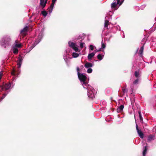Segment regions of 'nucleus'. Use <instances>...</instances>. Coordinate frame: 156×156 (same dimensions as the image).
<instances>
[{"instance_id":"1","label":"nucleus","mask_w":156,"mask_h":156,"mask_svg":"<svg viewBox=\"0 0 156 156\" xmlns=\"http://www.w3.org/2000/svg\"><path fill=\"white\" fill-rule=\"evenodd\" d=\"M11 41V38L9 37L6 36L3 37L1 40V45L5 48L6 47L10 45Z\"/></svg>"},{"instance_id":"2","label":"nucleus","mask_w":156,"mask_h":156,"mask_svg":"<svg viewBox=\"0 0 156 156\" xmlns=\"http://www.w3.org/2000/svg\"><path fill=\"white\" fill-rule=\"evenodd\" d=\"M78 76L79 80L81 82H83V83H85V81L87 79V77L85 75L83 74H81L80 73H79Z\"/></svg>"},{"instance_id":"3","label":"nucleus","mask_w":156,"mask_h":156,"mask_svg":"<svg viewBox=\"0 0 156 156\" xmlns=\"http://www.w3.org/2000/svg\"><path fill=\"white\" fill-rule=\"evenodd\" d=\"M11 84L10 82L9 83H5V85L3 86L0 85V88H1V90L0 91H2L5 89V91L8 90L11 87Z\"/></svg>"},{"instance_id":"4","label":"nucleus","mask_w":156,"mask_h":156,"mask_svg":"<svg viewBox=\"0 0 156 156\" xmlns=\"http://www.w3.org/2000/svg\"><path fill=\"white\" fill-rule=\"evenodd\" d=\"M69 46L72 48L75 51H77L79 50L78 48L75 46V44L73 42H69Z\"/></svg>"},{"instance_id":"5","label":"nucleus","mask_w":156,"mask_h":156,"mask_svg":"<svg viewBox=\"0 0 156 156\" xmlns=\"http://www.w3.org/2000/svg\"><path fill=\"white\" fill-rule=\"evenodd\" d=\"M28 30L27 26L25 27L23 29L21 30L20 33L23 36H25L27 35V32Z\"/></svg>"},{"instance_id":"6","label":"nucleus","mask_w":156,"mask_h":156,"mask_svg":"<svg viewBox=\"0 0 156 156\" xmlns=\"http://www.w3.org/2000/svg\"><path fill=\"white\" fill-rule=\"evenodd\" d=\"M48 0H40V6L43 9L45 7L47 3Z\"/></svg>"},{"instance_id":"7","label":"nucleus","mask_w":156,"mask_h":156,"mask_svg":"<svg viewBox=\"0 0 156 156\" xmlns=\"http://www.w3.org/2000/svg\"><path fill=\"white\" fill-rule=\"evenodd\" d=\"M120 0H117V3H116L115 2L112 3L111 5V8H116L117 5L119 4Z\"/></svg>"},{"instance_id":"8","label":"nucleus","mask_w":156,"mask_h":156,"mask_svg":"<svg viewBox=\"0 0 156 156\" xmlns=\"http://www.w3.org/2000/svg\"><path fill=\"white\" fill-rule=\"evenodd\" d=\"M137 132L138 133V134L139 135V136L141 138H143L144 137V134L140 130V129H138Z\"/></svg>"},{"instance_id":"9","label":"nucleus","mask_w":156,"mask_h":156,"mask_svg":"<svg viewBox=\"0 0 156 156\" xmlns=\"http://www.w3.org/2000/svg\"><path fill=\"white\" fill-rule=\"evenodd\" d=\"M154 136L152 135H149L148 137L147 142H150L151 140H154Z\"/></svg>"},{"instance_id":"10","label":"nucleus","mask_w":156,"mask_h":156,"mask_svg":"<svg viewBox=\"0 0 156 156\" xmlns=\"http://www.w3.org/2000/svg\"><path fill=\"white\" fill-rule=\"evenodd\" d=\"M56 1V0H52V3L50 6V8L51 9V10H49V13H51V12L52 9L53 8L55 2Z\"/></svg>"},{"instance_id":"11","label":"nucleus","mask_w":156,"mask_h":156,"mask_svg":"<svg viewBox=\"0 0 156 156\" xmlns=\"http://www.w3.org/2000/svg\"><path fill=\"white\" fill-rule=\"evenodd\" d=\"M93 66V65L92 63L87 62H86L84 65V66L86 68H89Z\"/></svg>"},{"instance_id":"12","label":"nucleus","mask_w":156,"mask_h":156,"mask_svg":"<svg viewBox=\"0 0 156 156\" xmlns=\"http://www.w3.org/2000/svg\"><path fill=\"white\" fill-rule=\"evenodd\" d=\"M144 49V45L141 47L139 51V56H142V54Z\"/></svg>"},{"instance_id":"13","label":"nucleus","mask_w":156,"mask_h":156,"mask_svg":"<svg viewBox=\"0 0 156 156\" xmlns=\"http://www.w3.org/2000/svg\"><path fill=\"white\" fill-rule=\"evenodd\" d=\"M135 76L138 78L140 76V70L139 69L138 71H135L134 72Z\"/></svg>"},{"instance_id":"14","label":"nucleus","mask_w":156,"mask_h":156,"mask_svg":"<svg viewBox=\"0 0 156 156\" xmlns=\"http://www.w3.org/2000/svg\"><path fill=\"white\" fill-rule=\"evenodd\" d=\"M95 55V53L92 52L88 54V58L89 60L91 59L92 58L94 57Z\"/></svg>"},{"instance_id":"15","label":"nucleus","mask_w":156,"mask_h":156,"mask_svg":"<svg viewBox=\"0 0 156 156\" xmlns=\"http://www.w3.org/2000/svg\"><path fill=\"white\" fill-rule=\"evenodd\" d=\"M88 96L89 97L91 98H92L94 97V94L91 91H89L87 93Z\"/></svg>"},{"instance_id":"16","label":"nucleus","mask_w":156,"mask_h":156,"mask_svg":"<svg viewBox=\"0 0 156 156\" xmlns=\"http://www.w3.org/2000/svg\"><path fill=\"white\" fill-rule=\"evenodd\" d=\"M124 107V106L123 105H120L119 107L117 108V111L118 112H120L122 111Z\"/></svg>"},{"instance_id":"17","label":"nucleus","mask_w":156,"mask_h":156,"mask_svg":"<svg viewBox=\"0 0 156 156\" xmlns=\"http://www.w3.org/2000/svg\"><path fill=\"white\" fill-rule=\"evenodd\" d=\"M18 51V49L17 48L13 47V52L14 54H17Z\"/></svg>"},{"instance_id":"18","label":"nucleus","mask_w":156,"mask_h":156,"mask_svg":"<svg viewBox=\"0 0 156 156\" xmlns=\"http://www.w3.org/2000/svg\"><path fill=\"white\" fill-rule=\"evenodd\" d=\"M109 25V21L108 20H105V27H107Z\"/></svg>"},{"instance_id":"19","label":"nucleus","mask_w":156,"mask_h":156,"mask_svg":"<svg viewBox=\"0 0 156 156\" xmlns=\"http://www.w3.org/2000/svg\"><path fill=\"white\" fill-rule=\"evenodd\" d=\"M79 56V54L76 52H73L72 54V56L74 58H77Z\"/></svg>"},{"instance_id":"20","label":"nucleus","mask_w":156,"mask_h":156,"mask_svg":"<svg viewBox=\"0 0 156 156\" xmlns=\"http://www.w3.org/2000/svg\"><path fill=\"white\" fill-rule=\"evenodd\" d=\"M41 13L44 16H46L48 14L47 12L45 10L42 11Z\"/></svg>"},{"instance_id":"21","label":"nucleus","mask_w":156,"mask_h":156,"mask_svg":"<svg viewBox=\"0 0 156 156\" xmlns=\"http://www.w3.org/2000/svg\"><path fill=\"white\" fill-rule=\"evenodd\" d=\"M147 149L146 147H144V149L143 151V154L144 156H145L147 151Z\"/></svg>"},{"instance_id":"22","label":"nucleus","mask_w":156,"mask_h":156,"mask_svg":"<svg viewBox=\"0 0 156 156\" xmlns=\"http://www.w3.org/2000/svg\"><path fill=\"white\" fill-rule=\"evenodd\" d=\"M97 57L100 60H102L103 58V56L100 54H98Z\"/></svg>"},{"instance_id":"23","label":"nucleus","mask_w":156,"mask_h":156,"mask_svg":"<svg viewBox=\"0 0 156 156\" xmlns=\"http://www.w3.org/2000/svg\"><path fill=\"white\" fill-rule=\"evenodd\" d=\"M138 113L139 114V117L140 120L141 121H143V118L141 116V112L140 111H139L138 112Z\"/></svg>"},{"instance_id":"24","label":"nucleus","mask_w":156,"mask_h":156,"mask_svg":"<svg viewBox=\"0 0 156 156\" xmlns=\"http://www.w3.org/2000/svg\"><path fill=\"white\" fill-rule=\"evenodd\" d=\"M22 44L21 43L20 44H15V47L18 48H21L22 47Z\"/></svg>"},{"instance_id":"25","label":"nucleus","mask_w":156,"mask_h":156,"mask_svg":"<svg viewBox=\"0 0 156 156\" xmlns=\"http://www.w3.org/2000/svg\"><path fill=\"white\" fill-rule=\"evenodd\" d=\"M139 81V79L137 78L136 80H135L133 82V84L135 85L137 84Z\"/></svg>"},{"instance_id":"26","label":"nucleus","mask_w":156,"mask_h":156,"mask_svg":"<svg viewBox=\"0 0 156 156\" xmlns=\"http://www.w3.org/2000/svg\"><path fill=\"white\" fill-rule=\"evenodd\" d=\"M92 69L90 68H88L87 71V72L88 73H91L92 72Z\"/></svg>"},{"instance_id":"27","label":"nucleus","mask_w":156,"mask_h":156,"mask_svg":"<svg viewBox=\"0 0 156 156\" xmlns=\"http://www.w3.org/2000/svg\"><path fill=\"white\" fill-rule=\"evenodd\" d=\"M89 48H90V49L92 51L94 49V47L93 46V45H92V44L90 45Z\"/></svg>"},{"instance_id":"28","label":"nucleus","mask_w":156,"mask_h":156,"mask_svg":"<svg viewBox=\"0 0 156 156\" xmlns=\"http://www.w3.org/2000/svg\"><path fill=\"white\" fill-rule=\"evenodd\" d=\"M6 95H7L6 94H3V96L2 97H1L0 98V100L2 101V100L5 98V97L6 96Z\"/></svg>"},{"instance_id":"29","label":"nucleus","mask_w":156,"mask_h":156,"mask_svg":"<svg viewBox=\"0 0 156 156\" xmlns=\"http://www.w3.org/2000/svg\"><path fill=\"white\" fill-rule=\"evenodd\" d=\"M102 42H103V41H102ZM106 46L105 44L103 43L101 44V48H105Z\"/></svg>"},{"instance_id":"30","label":"nucleus","mask_w":156,"mask_h":156,"mask_svg":"<svg viewBox=\"0 0 156 156\" xmlns=\"http://www.w3.org/2000/svg\"><path fill=\"white\" fill-rule=\"evenodd\" d=\"M15 72H16V71L14 69H13V70H12V71L11 74L15 76Z\"/></svg>"},{"instance_id":"31","label":"nucleus","mask_w":156,"mask_h":156,"mask_svg":"<svg viewBox=\"0 0 156 156\" xmlns=\"http://www.w3.org/2000/svg\"><path fill=\"white\" fill-rule=\"evenodd\" d=\"M84 44V43H83V42L80 43V47L81 48H83Z\"/></svg>"},{"instance_id":"32","label":"nucleus","mask_w":156,"mask_h":156,"mask_svg":"<svg viewBox=\"0 0 156 156\" xmlns=\"http://www.w3.org/2000/svg\"><path fill=\"white\" fill-rule=\"evenodd\" d=\"M22 63H20L18 62L17 65L18 66V68H19L20 67Z\"/></svg>"},{"instance_id":"33","label":"nucleus","mask_w":156,"mask_h":156,"mask_svg":"<svg viewBox=\"0 0 156 156\" xmlns=\"http://www.w3.org/2000/svg\"><path fill=\"white\" fill-rule=\"evenodd\" d=\"M122 90L124 94L126 92L127 93V90L126 89H125L124 88H122Z\"/></svg>"},{"instance_id":"34","label":"nucleus","mask_w":156,"mask_h":156,"mask_svg":"<svg viewBox=\"0 0 156 156\" xmlns=\"http://www.w3.org/2000/svg\"><path fill=\"white\" fill-rule=\"evenodd\" d=\"M22 60H23V59H22V58H19L17 61L20 63H22Z\"/></svg>"},{"instance_id":"35","label":"nucleus","mask_w":156,"mask_h":156,"mask_svg":"<svg viewBox=\"0 0 156 156\" xmlns=\"http://www.w3.org/2000/svg\"><path fill=\"white\" fill-rule=\"evenodd\" d=\"M77 71L78 72V73H77V74L78 75V73H80V68L78 67H77Z\"/></svg>"},{"instance_id":"36","label":"nucleus","mask_w":156,"mask_h":156,"mask_svg":"<svg viewBox=\"0 0 156 156\" xmlns=\"http://www.w3.org/2000/svg\"><path fill=\"white\" fill-rule=\"evenodd\" d=\"M2 75H3V73L2 72H1L0 73V80L2 78Z\"/></svg>"},{"instance_id":"37","label":"nucleus","mask_w":156,"mask_h":156,"mask_svg":"<svg viewBox=\"0 0 156 156\" xmlns=\"http://www.w3.org/2000/svg\"><path fill=\"white\" fill-rule=\"evenodd\" d=\"M101 51V48H100L98 50H94V51H95V53H96V52H98V51Z\"/></svg>"},{"instance_id":"38","label":"nucleus","mask_w":156,"mask_h":156,"mask_svg":"<svg viewBox=\"0 0 156 156\" xmlns=\"http://www.w3.org/2000/svg\"><path fill=\"white\" fill-rule=\"evenodd\" d=\"M123 2V0L121 1L120 2H119V6H120V5H121L122 4Z\"/></svg>"},{"instance_id":"39","label":"nucleus","mask_w":156,"mask_h":156,"mask_svg":"<svg viewBox=\"0 0 156 156\" xmlns=\"http://www.w3.org/2000/svg\"><path fill=\"white\" fill-rule=\"evenodd\" d=\"M18 42H19V41H17V40L16 41H15V44H18Z\"/></svg>"},{"instance_id":"40","label":"nucleus","mask_w":156,"mask_h":156,"mask_svg":"<svg viewBox=\"0 0 156 156\" xmlns=\"http://www.w3.org/2000/svg\"><path fill=\"white\" fill-rule=\"evenodd\" d=\"M136 130L137 131V130H138V129H138V126H137V125H136Z\"/></svg>"},{"instance_id":"41","label":"nucleus","mask_w":156,"mask_h":156,"mask_svg":"<svg viewBox=\"0 0 156 156\" xmlns=\"http://www.w3.org/2000/svg\"><path fill=\"white\" fill-rule=\"evenodd\" d=\"M155 20L156 21V17L155 18Z\"/></svg>"}]
</instances>
